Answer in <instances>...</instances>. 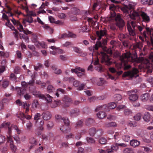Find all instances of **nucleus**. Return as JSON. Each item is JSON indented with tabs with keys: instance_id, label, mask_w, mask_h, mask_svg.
I'll return each mask as SVG.
<instances>
[{
	"instance_id": "57",
	"label": "nucleus",
	"mask_w": 153,
	"mask_h": 153,
	"mask_svg": "<svg viewBox=\"0 0 153 153\" xmlns=\"http://www.w3.org/2000/svg\"><path fill=\"white\" fill-rule=\"evenodd\" d=\"M6 138L4 136L0 134V145L4 142Z\"/></svg>"
},
{
	"instance_id": "21",
	"label": "nucleus",
	"mask_w": 153,
	"mask_h": 153,
	"mask_svg": "<svg viewBox=\"0 0 153 153\" xmlns=\"http://www.w3.org/2000/svg\"><path fill=\"white\" fill-rule=\"evenodd\" d=\"M29 143L31 144V145L29 146V149H31L36 145L37 143L35 138L32 137L30 139Z\"/></svg>"
},
{
	"instance_id": "34",
	"label": "nucleus",
	"mask_w": 153,
	"mask_h": 153,
	"mask_svg": "<svg viewBox=\"0 0 153 153\" xmlns=\"http://www.w3.org/2000/svg\"><path fill=\"white\" fill-rule=\"evenodd\" d=\"M51 68L54 71V72L56 74H60L62 73L61 70L58 69L56 67H55L54 65H53L51 67Z\"/></svg>"
},
{
	"instance_id": "49",
	"label": "nucleus",
	"mask_w": 153,
	"mask_h": 153,
	"mask_svg": "<svg viewBox=\"0 0 153 153\" xmlns=\"http://www.w3.org/2000/svg\"><path fill=\"white\" fill-rule=\"evenodd\" d=\"M75 35L72 33H69L68 35L65 33L62 34L61 35V38L66 37H74Z\"/></svg>"
},
{
	"instance_id": "27",
	"label": "nucleus",
	"mask_w": 153,
	"mask_h": 153,
	"mask_svg": "<svg viewBox=\"0 0 153 153\" xmlns=\"http://www.w3.org/2000/svg\"><path fill=\"white\" fill-rule=\"evenodd\" d=\"M150 95L149 93H146L141 96V100L143 102L147 101L149 98Z\"/></svg>"
},
{
	"instance_id": "11",
	"label": "nucleus",
	"mask_w": 153,
	"mask_h": 153,
	"mask_svg": "<svg viewBox=\"0 0 153 153\" xmlns=\"http://www.w3.org/2000/svg\"><path fill=\"white\" fill-rule=\"evenodd\" d=\"M12 128H14L16 131L17 134H19L21 132V130L18 129L17 126L16 125L12 124L10 127L8 128V131L7 134H8L7 137H12Z\"/></svg>"
},
{
	"instance_id": "31",
	"label": "nucleus",
	"mask_w": 153,
	"mask_h": 153,
	"mask_svg": "<svg viewBox=\"0 0 153 153\" xmlns=\"http://www.w3.org/2000/svg\"><path fill=\"white\" fill-rule=\"evenodd\" d=\"M62 120L63 121L65 125L66 126V127L70 126V121L68 117H64L62 118Z\"/></svg>"
},
{
	"instance_id": "43",
	"label": "nucleus",
	"mask_w": 153,
	"mask_h": 153,
	"mask_svg": "<svg viewBox=\"0 0 153 153\" xmlns=\"http://www.w3.org/2000/svg\"><path fill=\"white\" fill-rule=\"evenodd\" d=\"M89 28H88L87 26L86 25L84 26L81 27L80 30L82 32H88L90 30V27H88Z\"/></svg>"
},
{
	"instance_id": "12",
	"label": "nucleus",
	"mask_w": 153,
	"mask_h": 153,
	"mask_svg": "<svg viewBox=\"0 0 153 153\" xmlns=\"http://www.w3.org/2000/svg\"><path fill=\"white\" fill-rule=\"evenodd\" d=\"M63 102V106L64 108L68 107L69 106V104L71 103L72 99L67 96H65L62 99Z\"/></svg>"
},
{
	"instance_id": "55",
	"label": "nucleus",
	"mask_w": 153,
	"mask_h": 153,
	"mask_svg": "<svg viewBox=\"0 0 153 153\" xmlns=\"http://www.w3.org/2000/svg\"><path fill=\"white\" fill-rule=\"evenodd\" d=\"M19 36L21 39H23L25 40V41H28L29 39L27 36L24 34L22 35L21 34L19 35Z\"/></svg>"
},
{
	"instance_id": "33",
	"label": "nucleus",
	"mask_w": 153,
	"mask_h": 153,
	"mask_svg": "<svg viewBox=\"0 0 153 153\" xmlns=\"http://www.w3.org/2000/svg\"><path fill=\"white\" fill-rule=\"evenodd\" d=\"M141 2L142 4H144L152 5L153 4V0H141Z\"/></svg>"
},
{
	"instance_id": "52",
	"label": "nucleus",
	"mask_w": 153,
	"mask_h": 153,
	"mask_svg": "<svg viewBox=\"0 0 153 153\" xmlns=\"http://www.w3.org/2000/svg\"><path fill=\"white\" fill-rule=\"evenodd\" d=\"M118 37L120 40L122 41L123 39H126V36L123 34L120 33L118 35Z\"/></svg>"
},
{
	"instance_id": "8",
	"label": "nucleus",
	"mask_w": 153,
	"mask_h": 153,
	"mask_svg": "<svg viewBox=\"0 0 153 153\" xmlns=\"http://www.w3.org/2000/svg\"><path fill=\"white\" fill-rule=\"evenodd\" d=\"M41 116L42 115L39 113H36L34 116V120L35 121L36 126L39 129L42 130L43 129V126L44 124V122L40 119Z\"/></svg>"
},
{
	"instance_id": "61",
	"label": "nucleus",
	"mask_w": 153,
	"mask_h": 153,
	"mask_svg": "<svg viewBox=\"0 0 153 153\" xmlns=\"http://www.w3.org/2000/svg\"><path fill=\"white\" fill-rule=\"evenodd\" d=\"M99 79V81L97 82V85L99 86H101L104 83V81L102 78H100Z\"/></svg>"
},
{
	"instance_id": "3",
	"label": "nucleus",
	"mask_w": 153,
	"mask_h": 153,
	"mask_svg": "<svg viewBox=\"0 0 153 153\" xmlns=\"http://www.w3.org/2000/svg\"><path fill=\"white\" fill-rule=\"evenodd\" d=\"M96 33L98 38V41L94 46H91L88 48L89 51L92 52V54H93L94 52L97 50L99 47H101L102 44L100 40L102 36H107V30L104 29L103 30L97 31H96Z\"/></svg>"
},
{
	"instance_id": "63",
	"label": "nucleus",
	"mask_w": 153,
	"mask_h": 153,
	"mask_svg": "<svg viewBox=\"0 0 153 153\" xmlns=\"http://www.w3.org/2000/svg\"><path fill=\"white\" fill-rule=\"evenodd\" d=\"M17 27L18 29L20 31H22L23 30H24L23 27L22 25L19 22L18 25L17 26Z\"/></svg>"
},
{
	"instance_id": "19",
	"label": "nucleus",
	"mask_w": 153,
	"mask_h": 153,
	"mask_svg": "<svg viewBox=\"0 0 153 153\" xmlns=\"http://www.w3.org/2000/svg\"><path fill=\"white\" fill-rule=\"evenodd\" d=\"M7 141L10 143V146L13 152H15L17 148L13 144V141L12 137H7Z\"/></svg>"
},
{
	"instance_id": "46",
	"label": "nucleus",
	"mask_w": 153,
	"mask_h": 153,
	"mask_svg": "<svg viewBox=\"0 0 153 153\" xmlns=\"http://www.w3.org/2000/svg\"><path fill=\"white\" fill-rule=\"evenodd\" d=\"M142 116V114L140 113H137L134 117V120L137 121L140 120Z\"/></svg>"
},
{
	"instance_id": "56",
	"label": "nucleus",
	"mask_w": 153,
	"mask_h": 153,
	"mask_svg": "<svg viewBox=\"0 0 153 153\" xmlns=\"http://www.w3.org/2000/svg\"><path fill=\"white\" fill-rule=\"evenodd\" d=\"M76 125L75 127L76 128L81 127L82 125V121L81 120L79 121L76 123Z\"/></svg>"
},
{
	"instance_id": "30",
	"label": "nucleus",
	"mask_w": 153,
	"mask_h": 153,
	"mask_svg": "<svg viewBox=\"0 0 153 153\" xmlns=\"http://www.w3.org/2000/svg\"><path fill=\"white\" fill-rule=\"evenodd\" d=\"M114 100L116 103H121V99H122L121 95L117 94L114 95Z\"/></svg>"
},
{
	"instance_id": "28",
	"label": "nucleus",
	"mask_w": 153,
	"mask_h": 153,
	"mask_svg": "<svg viewBox=\"0 0 153 153\" xmlns=\"http://www.w3.org/2000/svg\"><path fill=\"white\" fill-rule=\"evenodd\" d=\"M146 33L148 35H151V34H148L146 30V31H144L143 33L140 34L141 36H139V39L142 40V41H144V38L146 39L147 37Z\"/></svg>"
},
{
	"instance_id": "13",
	"label": "nucleus",
	"mask_w": 153,
	"mask_h": 153,
	"mask_svg": "<svg viewBox=\"0 0 153 153\" xmlns=\"http://www.w3.org/2000/svg\"><path fill=\"white\" fill-rule=\"evenodd\" d=\"M117 106V104L114 102H111L109 103L108 105H104L103 108H105V111L108 112L110 111V109H113Z\"/></svg>"
},
{
	"instance_id": "39",
	"label": "nucleus",
	"mask_w": 153,
	"mask_h": 153,
	"mask_svg": "<svg viewBox=\"0 0 153 153\" xmlns=\"http://www.w3.org/2000/svg\"><path fill=\"white\" fill-rule=\"evenodd\" d=\"M9 85V82L8 80H4L2 82V86L4 88H6Z\"/></svg>"
},
{
	"instance_id": "44",
	"label": "nucleus",
	"mask_w": 153,
	"mask_h": 153,
	"mask_svg": "<svg viewBox=\"0 0 153 153\" xmlns=\"http://www.w3.org/2000/svg\"><path fill=\"white\" fill-rule=\"evenodd\" d=\"M86 140L88 143L93 144L95 142V140L92 137H87L86 138Z\"/></svg>"
},
{
	"instance_id": "35",
	"label": "nucleus",
	"mask_w": 153,
	"mask_h": 153,
	"mask_svg": "<svg viewBox=\"0 0 153 153\" xmlns=\"http://www.w3.org/2000/svg\"><path fill=\"white\" fill-rule=\"evenodd\" d=\"M71 70L72 72H74L76 74L77 73L78 71H80L82 72H84L85 71V70L84 69L81 68L80 67L76 68L75 69H71Z\"/></svg>"
},
{
	"instance_id": "6",
	"label": "nucleus",
	"mask_w": 153,
	"mask_h": 153,
	"mask_svg": "<svg viewBox=\"0 0 153 153\" xmlns=\"http://www.w3.org/2000/svg\"><path fill=\"white\" fill-rule=\"evenodd\" d=\"M31 92L33 95L35 96L36 97H38L40 99L45 100L48 102H50L52 101V97L48 94H41L40 92H37L36 90H34Z\"/></svg>"
},
{
	"instance_id": "32",
	"label": "nucleus",
	"mask_w": 153,
	"mask_h": 153,
	"mask_svg": "<svg viewBox=\"0 0 153 153\" xmlns=\"http://www.w3.org/2000/svg\"><path fill=\"white\" fill-rule=\"evenodd\" d=\"M79 12V10L76 7H73L71 9V13L76 15L78 14Z\"/></svg>"
},
{
	"instance_id": "40",
	"label": "nucleus",
	"mask_w": 153,
	"mask_h": 153,
	"mask_svg": "<svg viewBox=\"0 0 153 153\" xmlns=\"http://www.w3.org/2000/svg\"><path fill=\"white\" fill-rule=\"evenodd\" d=\"M55 88L52 85H49L47 87V91L49 93L53 92L55 91Z\"/></svg>"
},
{
	"instance_id": "41",
	"label": "nucleus",
	"mask_w": 153,
	"mask_h": 153,
	"mask_svg": "<svg viewBox=\"0 0 153 153\" xmlns=\"http://www.w3.org/2000/svg\"><path fill=\"white\" fill-rule=\"evenodd\" d=\"M96 130V129L94 128L90 129L89 132L90 135L92 137L94 136L95 135Z\"/></svg>"
},
{
	"instance_id": "18",
	"label": "nucleus",
	"mask_w": 153,
	"mask_h": 153,
	"mask_svg": "<svg viewBox=\"0 0 153 153\" xmlns=\"http://www.w3.org/2000/svg\"><path fill=\"white\" fill-rule=\"evenodd\" d=\"M80 111L79 109L75 108L71 110L69 112V115L72 117H75L79 114Z\"/></svg>"
},
{
	"instance_id": "25",
	"label": "nucleus",
	"mask_w": 153,
	"mask_h": 153,
	"mask_svg": "<svg viewBox=\"0 0 153 153\" xmlns=\"http://www.w3.org/2000/svg\"><path fill=\"white\" fill-rule=\"evenodd\" d=\"M144 120L147 122L150 121L151 120V115L148 112H146L143 117Z\"/></svg>"
},
{
	"instance_id": "36",
	"label": "nucleus",
	"mask_w": 153,
	"mask_h": 153,
	"mask_svg": "<svg viewBox=\"0 0 153 153\" xmlns=\"http://www.w3.org/2000/svg\"><path fill=\"white\" fill-rule=\"evenodd\" d=\"M96 0L97 1V2L94 3L93 5V10H97L100 9V7H98L99 1H98V0Z\"/></svg>"
},
{
	"instance_id": "24",
	"label": "nucleus",
	"mask_w": 153,
	"mask_h": 153,
	"mask_svg": "<svg viewBox=\"0 0 153 153\" xmlns=\"http://www.w3.org/2000/svg\"><path fill=\"white\" fill-rule=\"evenodd\" d=\"M16 89L17 91L18 94L20 96L23 95L25 94L26 91V89L23 88H20L17 87Z\"/></svg>"
},
{
	"instance_id": "38",
	"label": "nucleus",
	"mask_w": 153,
	"mask_h": 153,
	"mask_svg": "<svg viewBox=\"0 0 153 153\" xmlns=\"http://www.w3.org/2000/svg\"><path fill=\"white\" fill-rule=\"evenodd\" d=\"M10 122H7V123H2L1 125L0 126V128H8H8L10 127L9 126L10 125Z\"/></svg>"
},
{
	"instance_id": "47",
	"label": "nucleus",
	"mask_w": 153,
	"mask_h": 153,
	"mask_svg": "<svg viewBox=\"0 0 153 153\" xmlns=\"http://www.w3.org/2000/svg\"><path fill=\"white\" fill-rule=\"evenodd\" d=\"M43 67L42 64L40 63H38L36 65L34 66V68L35 70L37 71L40 68H42Z\"/></svg>"
},
{
	"instance_id": "50",
	"label": "nucleus",
	"mask_w": 153,
	"mask_h": 153,
	"mask_svg": "<svg viewBox=\"0 0 153 153\" xmlns=\"http://www.w3.org/2000/svg\"><path fill=\"white\" fill-rule=\"evenodd\" d=\"M117 143H115L113 144V145L111 146V149H111L113 151H117L118 149V145Z\"/></svg>"
},
{
	"instance_id": "17",
	"label": "nucleus",
	"mask_w": 153,
	"mask_h": 153,
	"mask_svg": "<svg viewBox=\"0 0 153 153\" xmlns=\"http://www.w3.org/2000/svg\"><path fill=\"white\" fill-rule=\"evenodd\" d=\"M134 92V91L132 90L129 91L128 92V94L129 95V99L131 101H135L138 98V97L136 94H132Z\"/></svg>"
},
{
	"instance_id": "62",
	"label": "nucleus",
	"mask_w": 153,
	"mask_h": 153,
	"mask_svg": "<svg viewBox=\"0 0 153 153\" xmlns=\"http://www.w3.org/2000/svg\"><path fill=\"white\" fill-rule=\"evenodd\" d=\"M24 97L26 100H30L31 98V96L29 94L26 93L24 96Z\"/></svg>"
},
{
	"instance_id": "15",
	"label": "nucleus",
	"mask_w": 153,
	"mask_h": 153,
	"mask_svg": "<svg viewBox=\"0 0 153 153\" xmlns=\"http://www.w3.org/2000/svg\"><path fill=\"white\" fill-rule=\"evenodd\" d=\"M33 20L32 17L30 16H28L23 19V25L26 27L27 25H30V24L33 22Z\"/></svg>"
},
{
	"instance_id": "9",
	"label": "nucleus",
	"mask_w": 153,
	"mask_h": 153,
	"mask_svg": "<svg viewBox=\"0 0 153 153\" xmlns=\"http://www.w3.org/2000/svg\"><path fill=\"white\" fill-rule=\"evenodd\" d=\"M138 71V70L137 68H134L131 71L125 72L123 74V76H128L132 78L137 76V75H135L137 74Z\"/></svg>"
},
{
	"instance_id": "59",
	"label": "nucleus",
	"mask_w": 153,
	"mask_h": 153,
	"mask_svg": "<svg viewBox=\"0 0 153 153\" xmlns=\"http://www.w3.org/2000/svg\"><path fill=\"white\" fill-rule=\"evenodd\" d=\"M0 56L4 57L7 58L9 56V54L8 53H5L4 52L0 51Z\"/></svg>"
},
{
	"instance_id": "20",
	"label": "nucleus",
	"mask_w": 153,
	"mask_h": 153,
	"mask_svg": "<svg viewBox=\"0 0 153 153\" xmlns=\"http://www.w3.org/2000/svg\"><path fill=\"white\" fill-rule=\"evenodd\" d=\"M42 116L44 120H49L51 118V114L49 111H45L42 113Z\"/></svg>"
},
{
	"instance_id": "37",
	"label": "nucleus",
	"mask_w": 153,
	"mask_h": 153,
	"mask_svg": "<svg viewBox=\"0 0 153 153\" xmlns=\"http://www.w3.org/2000/svg\"><path fill=\"white\" fill-rule=\"evenodd\" d=\"M98 150L100 153H113V150L111 149H107L106 150H103L101 149H98Z\"/></svg>"
},
{
	"instance_id": "54",
	"label": "nucleus",
	"mask_w": 153,
	"mask_h": 153,
	"mask_svg": "<svg viewBox=\"0 0 153 153\" xmlns=\"http://www.w3.org/2000/svg\"><path fill=\"white\" fill-rule=\"evenodd\" d=\"M107 142V140L105 138L102 137L99 140V142L102 144H105Z\"/></svg>"
},
{
	"instance_id": "53",
	"label": "nucleus",
	"mask_w": 153,
	"mask_h": 153,
	"mask_svg": "<svg viewBox=\"0 0 153 153\" xmlns=\"http://www.w3.org/2000/svg\"><path fill=\"white\" fill-rule=\"evenodd\" d=\"M73 50L76 52L79 53H82V50L80 48L76 47H73Z\"/></svg>"
},
{
	"instance_id": "16",
	"label": "nucleus",
	"mask_w": 153,
	"mask_h": 153,
	"mask_svg": "<svg viewBox=\"0 0 153 153\" xmlns=\"http://www.w3.org/2000/svg\"><path fill=\"white\" fill-rule=\"evenodd\" d=\"M134 7V5L132 4L129 3L128 5H125L122 7L121 10L124 13H128L130 10L133 9Z\"/></svg>"
},
{
	"instance_id": "4",
	"label": "nucleus",
	"mask_w": 153,
	"mask_h": 153,
	"mask_svg": "<svg viewBox=\"0 0 153 153\" xmlns=\"http://www.w3.org/2000/svg\"><path fill=\"white\" fill-rule=\"evenodd\" d=\"M103 50V52L102 51L100 53L102 56L101 62L102 63L105 62V65L109 66L111 65L112 62L110 61V57L106 53L111 55L112 53V51L111 49L106 47H104Z\"/></svg>"
},
{
	"instance_id": "45",
	"label": "nucleus",
	"mask_w": 153,
	"mask_h": 153,
	"mask_svg": "<svg viewBox=\"0 0 153 153\" xmlns=\"http://www.w3.org/2000/svg\"><path fill=\"white\" fill-rule=\"evenodd\" d=\"M32 40L33 43H37L38 42V38L37 36L35 34H32Z\"/></svg>"
},
{
	"instance_id": "2",
	"label": "nucleus",
	"mask_w": 153,
	"mask_h": 153,
	"mask_svg": "<svg viewBox=\"0 0 153 153\" xmlns=\"http://www.w3.org/2000/svg\"><path fill=\"white\" fill-rule=\"evenodd\" d=\"M127 29L130 36H132L130 37L129 39L131 40L134 39V37L137 34H141L143 27L140 25L136 24V23L132 21L131 22V25H127Z\"/></svg>"
},
{
	"instance_id": "1",
	"label": "nucleus",
	"mask_w": 153,
	"mask_h": 153,
	"mask_svg": "<svg viewBox=\"0 0 153 153\" xmlns=\"http://www.w3.org/2000/svg\"><path fill=\"white\" fill-rule=\"evenodd\" d=\"M115 8L116 7L114 5L110 6L109 9L113 11V13L111 14V16L107 17L106 19L110 22H112L115 20L116 22V26L119 28L120 30H122L125 25V22L121 18L120 15H118L116 16V13L114 11Z\"/></svg>"
},
{
	"instance_id": "42",
	"label": "nucleus",
	"mask_w": 153,
	"mask_h": 153,
	"mask_svg": "<svg viewBox=\"0 0 153 153\" xmlns=\"http://www.w3.org/2000/svg\"><path fill=\"white\" fill-rule=\"evenodd\" d=\"M94 122V120L91 118L87 119L85 121L86 124L87 126L93 124Z\"/></svg>"
},
{
	"instance_id": "10",
	"label": "nucleus",
	"mask_w": 153,
	"mask_h": 153,
	"mask_svg": "<svg viewBox=\"0 0 153 153\" xmlns=\"http://www.w3.org/2000/svg\"><path fill=\"white\" fill-rule=\"evenodd\" d=\"M16 102V104L19 106H21L22 108L25 109V113H27L29 111V105L26 102H21L19 99L17 100Z\"/></svg>"
},
{
	"instance_id": "58",
	"label": "nucleus",
	"mask_w": 153,
	"mask_h": 153,
	"mask_svg": "<svg viewBox=\"0 0 153 153\" xmlns=\"http://www.w3.org/2000/svg\"><path fill=\"white\" fill-rule=\"evenodd\" d=\"M123 140L127 142H128L130 139V137L128 135H125L123 136Z\"/></svg>"
},
{
	"instance_id": "22",
	"label": "nucleus",
	"mask_w": 153,
	"mask_h": 153,
	"mask_svg": "<svg viewBox=\"0 0 153 153\" xmlns=\"http://www.w3.org/2000/svg\"><path fill=\"white\" fill-rule=\"evenodd\" d=\"M18 117L22 121V123L24 124L25 122V119L26 118L27 119H30L31 117L30 115L26 116L24 114H19L18 116Z\"/></svg>"
},
{
	"instance_id": "23",
	"label": "nucleus",
	"mask_w": 153,
	"mask_h": 153,
	"mask_svg": "<svg viewBox=\"0 0 153 153\" xmlns=\"http://www.w3.org/2000/svg\"><path fill=\"white\" fill-rule=\"evenodd\" d=\"M61 131L64 133H67L68 132L70 131L71 130V127H66L65 125H63L61 126L60 128Z\"/></svg>"
},
{
	"instance_id": "14",
	"label": "nucleus",
	"mask_w": 153,
	"mask_h": 153,
	"mask_svg": "<svg viewBox=\"0 0 153 153\" xmlns=\"http://www.w3.org/2000/svg\"><path fill=\"white\" fill-rule=\"evenodd\" d=\"M86 84L84 83H81L78 80H75L74 81L73 85L76 87H78L77 90L79 91L82 90Z\"/></svg>"
},
{
	"instance_id": "48",
	"label": "nucleus",
	"mask_w": 153,
	"mask_h": 153,
	"mask_svg": "<svg viewBox=\"0 0 153 153\" xmlns=\"http://www.w3.org/2000/svg\"><path fill=\"white\" fill-rule=\"evenodd\" d=\"M103 133L102 130L100 129L96 130L95 135L97 137H100L102 135Z\"/></svg>"
},
{
	"instance_id": "29",
	"label": "nucleus",
	"mask_w": 153,
	"mask_h": 153,
	"mask_svg": "<svg viewBox=\"0 0 153 153\" xmlns=\"http://www.w3.org/2000/svg\"><path fill=\"white\" fill-rule=\"evenodd\" d=\"M97 115L98 117L100 119H103L106 116L105 112L102 111H100Z\"/></svg>"
},
{
	"instance_id": "64",
	"label": "nucleus",
	"mask_w": 153,
	"mask_h": 153,
	"mask_svg": "<svg viewBox=\"0 0 153 153\" xmlns=\"http://www.w3.org/2000/svg\"><path fill=\"white\" fill-rule=\"evenodd\" d=\"M124 113L126 115H128L132 113V111L129 109H126L124 110Z\"/></svg>"
},
{
	"instance_id": "60",
	"label": "nucleus",
	"mask_w": 153,
	"mask_h": 153,
	"mask_svg": "<svg viewBox=\"0 0 153 153\" xmlns=\"http://www.w3.org/2000/svg\"><path fill=\"white\" fill-rule=\"evenodd\" d=\"M39 105L38 101L37 100H33L32 105L33 107L37 108Z\"/></svg>"
},
{
	"instance_id": "5",
	"label": "nucleus",
	"mask_w": 153,
	"mask_h": 153,
	"mask_svg": "<svg viewBox=\"0 0 153 153\" xmlns=\"http://www.w3.org/2000/svg\"><path fill=\"white\" fill-rule=\"evenodd\" d=\"M129 15L130 18L134 20L136 19V17L140 16L142 19L143 22L148 23L149 22L150 20L149 17L146 13L143 12L140 13L135 10H132L130 12Z\"/></svg>"
},
{
	"instance_id": "51",
	"label": "nucleus",
	"mask_w": 153,
	"mask_h": 153,
	"mask_svg": "<svg viewBox=\"0 0 153 153\" xmlns=\"http://www.w3.org/2000/svg\"><path fill=\"white\" fill-rule=\"evenodd\" d=\"M5 25L10 27L12 30H14V27L10 23L9 20H7V22L6 23Z\"/></svg>"
},
{
	"instance_id": "7",
	"label": "nucleus",
	"mask_w": 153,
	"mask_h": 153,
	"mask_svg": "<svg viewBox=\"0 0 153 153\" xmlns=\"http://www.w3.org/2000/svg\"><path fill=\"white\" fill-rule=\"evenodd\" d=\"M131 55V54L130 53H126L123 54L120 57L121 61L124 63V70H128L131 68V66L129 64H127L126 62L129 61L130 58L131 59H132Z\"/></svg>"
},
{
	"instance_id": "26",
	"label": "nucleus",
	"mask_w": 153,
	"mask_h": 153,
	"mask_svg": "<svg viewBox=\"0 0 153 153\" xmlns=\"http://www.w3.org/2000/svg\"><path fill=\"white\" fill-rule=\"evenodd\" d=\"M130 145L134 147H136L138 146L140 144V142L137 140H133L130 141Z\"/></svg>"
}]
</instances>
